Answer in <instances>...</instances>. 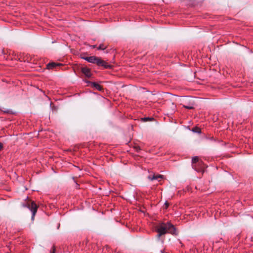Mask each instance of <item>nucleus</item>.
Listing matches in <instances>:
<instances>
[{
  "instance_id": "obj_12",
  "label": "nucleus",
  "mask_w": 253,
  "mask_h": 253,
  "mask_svg": "<svg viewBox=\"0 0 253 253\" xmlns=\"http://www.w3.org/2000/svg\"><path fill=\"white\" fill-rule=\"evenodd\" d=\"M3 111L4 113H8V114H12V113H13L12 111H11L10 110H9V109L4 110H3Z\"/></svg>"
},
{
  "instance_id": "obj_16",
  "label": "nucleus",
  "mask_w": 253,
  "mask_h": 253,
  "mask_svg": "<svg viewBox=\"0 0 253 253\" xmlns=\"http://www.w3.org/2000/svg\"><path fill=\"white\" fill-rule=\"evenodd\" d=\"M166 208H167L169 206V204L167 202L165 203Z\"/></svg>"
},
{
  "instance_id": "obj_9",
  "label": "nucleus",
  "mask_w": 253,
  "mask_h": 253,
  "mask_svg": "<svg viewBox=\"0 0 253 253\" xmlns=\"http://www.w3.org/2000/svg\"><path fill=\"white\" fill-rule=\"evenodd\" d=\"M192 131L195 133H201V129L198 127H194L192 128Z\"/></svg>"
},
{
  "instance_id": "obj_4",
  "label": "nucleus",
  "mask_w": 253,
  "mask_h": 253,
  "mask_svg": "<svg viewBox=\"0 0 253 253\" xmlns=\"http://www.w3.org/2000/svg\"><path fill=\"white\" fill-rule=\"evenodd\" d=\"M23 206L28 208L32 213L31 219L34 220L35 214L37 211L38 206L33 201H28L23 204Z\"/></svg>"
},
{
  "instance_id": "obj_8",
  "label": "nucleus",
  "mask_w": 253,
  "mask_h": 253,
  "mask_svg": "<svg viewBox=\"0 0 253 253\" xmlns=\"http://www.w3.org/2000/svg\"><path fill=\"white\" fill-rule=\"evenodd\" d=\"M62 64H57V63H55L54 62H51V63H48L47 65V67L48 69H52V68H55L56 66H60Z\"/></svg>"
},
{
  "instance_id": "obj_10",
  "label": "nucleus",
  "mask_w": 253,
  "mask_h": 253,
  "mask_svg": "<svg viewBox=\"0 0 253 253\" xmlns=\"http://www.w3.org/2000/svg\"><path fill=\"white\" fill-rule=\"evenodd\" d=\"M142 121L145 122L149 121H152L153 120V118L151 117H144L141 119Z\"/></svg>"
},
{
  "instance_id": "obj_7",
  "label": "nucleus",
  "mask_w": 253,
  "mask_h": 253,
  "mask_svg": "<svg viewBox=\"0 0 253 253\" xmlns=\"http://www.w3.org/2000/svg\"><path fill=\"white\" fill-rule=\"evenodd\" d=\"M90 84H91L92 86L94 87H95L96 89L99 91H101L103 89L102 87L100 85L97 83H96L95 82H89Z\"/></svg>"
},
{
  "instance_id": "obj_6",
  "label": "nucleus",
  "mask_w": 253,
  "mask_h": 253,
  "mask_svg": "<svg viewBox=\"0 0 253 253\" xmlns=\"http://www.w3.org/2000/svg\"><path fill=\"white\" fill-rule=\"evenodd\" d=\"M148 179L150 180H158L159 181H160V179H162L163 178V175L161 174H157V175H149L148 177Z\"/></svg>"
},
{
  "instance_id": "obj_17",
  "label": "nucleus",
  "mask_w": 253,
  "mask_h": 253,
  "mask_svg": "<svg viewBox=\"0 0 253 253\" xmlns=\"http://www.w3.org/2000/svg\"><path fill=\"white\" fill-rule=\"evenodd\" d=\"M83 57H86L84 56L83 54H82V55H81V58L83 59Z\"/></svg>"
},
{
  "instance_id": "obj_11",
  "label": "nucleus",
  "mask_w": 253,
  "mask_h": 253,
  "mask_svg": "<svg viewBox=\"0 0 253 253\" xmlns=\"http://www.w3.org/2000/svg\"><path fill=\"white\" fill-rule=\"evenodd\" d=\"M107 47L106 46H105L103 44H101L99 45V46L97 47L98 50H104Z\"/></svg>"
},
{
  "instance_id": "obj_15",
  "label": "nucleus",
  "mask_w": 253,
  "mask_h": 253,
  "mask_svg": "<svg viewBox=\"0 0 253 253\" xmlns=\"http://www.w3.org/2000/svg\"><path fill=\"white\" fill-rule=\"evenodd\" d=\"M2 143H0V151L2 149Z\"/></svg>"
},
{
  "instance_id": "obj_1",
  "label": "nucleus",
  "mask_w": 253,
  "mask_h": 253,
  "mask_svg": "<svg viewBox=\"0 0 253 253\" xmlns=\"http://www.w3.org/2000/svg\"><path fill=\"white\" fill-rule=\"evenodd\" d=\"M155 230L158 233L157 238L160 237L167 233H170L172 235H176V231L174 226L170 222H161L155 226Z\"/></svg>"
},
{
  "instance_id": "obj_18",
  "label": "nucleus",
  "mask_w": 253,
  "mask_h": 253,
  "mask_svg": "<svg viewBox=\"0 0 253 253\" xmlns=\"http://www.w3.org/2000/svg\"><path fill=\"white\" fill-rule=\"evenodd\" d=\"M92 48H95L96 45H92Z\"/></svg>"
},
{
  "instance_id": "obj_13",
  "label": "nucleus",
  "mask_w": 253,
  "mask_h": 253,
  "mask_svg": "<svg viewBox=\"0 0 253 253\" xmlns=\"http://www.w3.org/2000/svg\"><path fill=\"white\" fill-rule=\"evenodd\" d=\"M183 107L186 109H193V107L192 106H186V105H183Z\"/></svg>"
},
{
  "instance_id": "obj_5",
  "label": "nucleus",
  "mask_w": 253,
  "mask_h": 253,
  "mask_svg": "<svg viewBox=\"0 0 253 253\" xmlns=\"http://www.w3.org/2000/svg\"><path fill=\"white\" fill-rule=\"evenodd\" d=\"M81 71L86 77L89 78L91 76L90 69L86 67H83L81 68Z\"/></svg>"
},
{
  "instance_id": "obj_2",
  "label": "nucleus",
  "mask_w": 253,
  "mask_h": 253,
  "mask_svg": "<svg viewBox=\"0 0 253 253\" xmlns=\"http://www.w3.org/2000/svg\"><path fill=\"white\" fill-rule=\"evenodd\" d=\"M83 59L91 63L96 64L98 66L104 67L106 69H110L112 66L108 64L104 60L97 57L92 56L88 57H83Z\"/></svg>"
},
{
  "instance_id": "obj_14",
  "label": "nucleus",
  "mask_w": 253,
  "mask_h": 253,
  "mask_svg": "<svg viewBox=\"0 0 253 253\" xmlns=\"http://www.w3.org/2000/svg\"><path fill=\"white\" fill-rule=\"evenodd\" d=\"M55 248L54 246L52 247V249L50 251V253H55Z\"/></svg>"
},
{
  "instance_id": "obj_3",
  "label": "nucleus",
  "mask_w": 253,
  "mask_h": 253,
  "mask_svg": "<svg viewBox=\"0 0 253 253\" xmlns=\"http://www.w3.org/2000/svg\"><path fill=\"white\" fill-rule=\"evenodd\" d=\"M192 167L197 171L204 172V169L205 168L204 165L202 161L199 162V158L198 157H194L192 158Z\"/></svg>"
}]
</instances>
